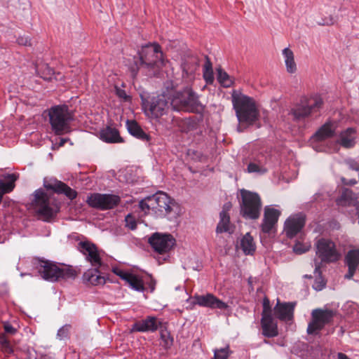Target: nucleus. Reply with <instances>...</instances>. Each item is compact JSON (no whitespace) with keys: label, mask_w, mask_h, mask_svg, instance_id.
<instances>
[{"label":"nucleus","mask_w":359,"mask_h":359,"mask_svg":"<svg viewBox=\"0 0 359 359\" xmlns=\"http://www.w3.org/2000/svg\"><path fill=\"white\" fill-rule=\"evenodd\" d=\"M171 97L165 94L154 97L150 102L144 104L145 113L151 118H159L166 114L170 106Z\"/></svg>","instance_id":"nucleus-12"},{"label":"nucleus","mask_w":359,"mask_h":359,"mask_svg":"<svg viewBox=\"0 0 359 359\" xmlns=\"http://www.w3.org/2000/svg\"><path fill=\"white\" fill-rule=\"evenodd\" d=\"M126 282L133 289H134L136 291L143 292L144 290V286L142 280L140 276L137 275L130 273Z\"/></svg>","instance_id":"nucleus-35"},{"label":"nucleus","mask_w":359,"mask_h":359,"mask_svg":"<svg viewBox=\"0 0 359 359\" xmlns=\"http://www.w3.org/2000/svg\"><path fill=\"white\" fill-rule=\"evenodd\" d=\"M140 208L144 214H154L156 217L172 218L177 215V204L167 194L157 192L142 200Z\"/></svg>","instance_id":"nucleus-1"},{"label":"nucleus","mask_w":359,"mask_h":359,"mask_svg":"<svg viewBox=\"0 0 359 359\" xmlns=\"http://www.w3.org/2000/svg\"><path fill=\"white\" fill-rule=\"evenodd\" d=\"M120 202V197L113 194H92L87 198L88 204L100 210H109L116 207Z\"/></svg>","instance_id":"nucleus-13"},{"label":"nucleus","mask_w":359,"mask_h":359,"mask_svg":"<svg viewBox=\"0 0 359 359\" xmlns=\"http://www.w3.org/2000/svg\"><path fill=\"white\" fill-rule=\"evenodd\" d=\"M6 182L0 180V201H1L2 196L4 194L11 192L15 185L14 182L16 180V177L14 175H8L6 177Z\"/></svg>","instance_id":"nucleus-33"},{"label":"nucleus","mask_w":359,"mask_h":359,"mask_svg":"<svg viewBox=\"0 0 359 359\" xmlns=\"http://www.w3.org/2000/svg\"><path fill=\"white\" fill-rule=\"evenodd\" d=\"M294 304L279 303L274 307V315L278 319L283 321H288L292 319Z\"/></svg>","instance_id":"nucleus-24"},{"label":"nucleus","mask_w":359,"mask_h":359,"mask_svg":"<svg viewBox=\"0 0 359 359\" xmlns=\"http://www.w3.org/2000/svg\"><path fill=\"white\" fill-rule=\"evenodd\" d=\"M344 262L348 266V272L344 277L351 279L359 269V248L349 250L345 257Z\"/></svg>","instance_id":"nucleus-20"},{"label":"nucleus","mask_w":359,"mask_h":359,"mask_svg":"<svg viewBox=\"0 0 359 359\" xmlns=\"http://www.w3.org/2000/svg\"><path fill=\"white\" fill-rule=\"evenodd\" d=\"M282 53L284 57L287 72L290 74L295 73L297 68L292 50L289 48H285L283 50Z\"/></svg>","instance_id":"nucleus-31"},{"label":"nucleus","mask_w":359,"mask_h":359,"mask_svg":"<svg viewBox=\"0 0 359 359\" xmlns=\"http://www.w3.org/2000/svg\"><path fill=\"white\" fill-rule=\"evenodd\" d=\"M149 243L155 252L165 254L173 248L175 239L170 234L155 233L149 238Z\"/></svg>","instance_id":"nucleus-14"},{"label":"nucleus","mask_w":359,"mask_h":359,"mask_svg":"<svg viewBox=\"0 0 359 359\" xmlns=\"http://www.w3.org/2000/svg\"><path fill=\"white\" fill-rule=\"evenodd\" d=\"M231 101L241 124L252 125L258 119L259 113L252 98L233 90Z\"/></svg>","instance_id":"nucleus-2"},{"label":"nucleus","mask_w":359,"mask_h":359,"mask_svg":"<svg viewBox=\"0 0 359 359\" xmlns=\"http://www.w3.org/2000/svg\"><path fill=\"white\" fill-rule=\"evenodd\" d=\"M49 123L56 135H62L72 131L71 122L74 118L73 111L66 104L55 105L48 109Z\"/></svg>","instance_id":"nucleus-3"},{"label":"nucleus","mask_w":359,"mask_h":359,"mask_svg":"<svg viewBox=\"0 0 359 359\" xmlns=\"http://www.w3.org/2000/svg\"><path fill=\"white\" fill-rule=\"evenodd\" d=\"M36 268L43 279L51 282L57 281L60 278L69 277L72 275L69 270L60 268L55 263L48 260H39Z\"/></svg>","instance_id":"nucleus-10"},{"label":"nucleus","mask_w":359,"mask_h":359,"mask_svg":"<svg viewBox=\"0 0 359 359\" xmlns=\"http://www.w3.org/2000/svg\"><path fill=\"white\" fill-rule=\"evenodd\" d=\"M316 255L320 263H334L339 261L341 255L335 243L327 238H320L315 243Z\"/></svg>","instance_id":"nucleus-9"},{"label":"nucleus","mask_w":359,"mask_h":359,"mask_svg":"<svg viewBox=\"0 0 359 359\" xmlns=\"http://www.w3.org/2000/svg\"><path fill=\"white\" fill-rule=\"evenodd\" d=\"M43 186L46 189L52 190L58 194H64L70 200L74 199L77 196L75 190L55 178H45Z\"/></svg>","instance_id":"nucleus-16"},{"label":"nucleus","mask_w":359,"mask_h":359,"mask_svg":"<svg viewBox=\"0 0 359 359\" xmlns=\"http://www.w3.org/2000/svg\"><path fill=\"white\" fill-rule=\"evenodd\" d=\"M17 42L18 43V44L22 45V46H30L31 45L30 39H29V37H27V36L18 37V39H17Z\"/></svg>","instance_id":"nucleus-48"},{"label":"nucleus","mask_w":359,"mask_h":359,"mask_svg":"<svg viewBox=\"0 0 359 359\" xmlns=\"http://www.w3.org/2000/svg\"><path fill=\"white\" fill-rule=\"evenodd\" d=\"M248 172L250 173L257 172V173L263 174L266 172V169L264 166L263 161L255 160L254 161L250 162L248 164Z\"/></svg>","instance_id":"nucleus-37"},{"label":"nucleus","mask_w":359,"mask_h":359,"mask_svg":"<svg viewBox=\"0 0 359 359\" xmlns=\"http://www.w3.org/2000/svg\"><path fill=\"white\" fill-rule=\"evenodd\" d=\"M310 247V245L297 243L293 247V250L296 254L301 255L307 252L309 250Z\"/></svg>","instance_id":"nucleus-43"},{"label":"nucleus","mask_w":359,"mask_h":359,"mask_svg":"<svg viewBox=\"0 0 359 359\" xmlns=\"http://www.w3.org/2000/svg\"><path fill=\"white\" fill-rule=\"evenodd\" d=\"M353 193L351 190L345 189L340 197L337 200V203L340 206L350 205L353 202Z\"/></svg>","instance_id":"nucleus-34"},{"label":"nucleus","mask_w":359,"mask_h":359,"mask_svg":"<svg viewBox=\"0 0 359 359\" xmlns=\"http://www.w3.org/2000/svg\"><path fill=\"white\" fill-rule=\"evenodd\" d=\"M261 325L262 334L266 337H274L278 334V326L271 313L262 314Z\"/></svg>","instance_id":"nucleus-23"},{"label":"nucleus","mask_w":359,"mask_h":359,"mask_svg":"<svg viewBox=\"0 0 359 359\" xmlns=\"http://www.w3.org/2000/svg\"><path fill=\"white\" fill-rule=\"evenodd\" d=\"M240 214L248 219H257L262 208L260 196L256 193L246 189H241Z\"/></svg>","instance_id":"nucleus-6"},{"label":"nucleus","mask_w":359,"mask_h":359,"mask_svg":"<svg viewBox=\"0 0 359 359\" xmlns=\"http://www.w3.org/2000/svg\"><path fill=\"white\" fill-rule=\"evenodd\" d=\"M205 71H212V63L210 61V60L207 57L206 62L204 65V69Z\"/></svg>","instance_id":"nucleus-52"},{"label":"nucleus","mask_w":359,"mask_h":359,"mask_svg":"<svg viewBox=\"0 0 359 359\" xmlns=\"http://www.w3.org/2000/svg\"><path fill=\"white\" fill-rule=\"evenodd\" d=\"M113 272L117 275L118 276H119L121 279L124 280L125 281H126L130 274V273L128 272V271H125L119 268H114L113 269Z\"/></svg>","instance_id":"nucleus-45"},{"label":"nucleus","mask_w":359,"mask_h":359,"mask_svg":"<svg viewBox=\"0 0 359 359\" xmlns=\"http://www.w3.org/2000/svg\"><path fill=\"white\" fill-rule=\"evenodd\" d=\"M217 80L224 88L230 87L233 83V79L222 69H217Z\"/></svg>","instance_id":"nucleus-36"},{"label":"nucleus","mask_w":359,"mask_h":359,"mask_svg":"<svg viewBox=\"0 0 359 359\" xmlns=\"http://www.w3.org/2000/svg\"><path fill=\"white\" fill-rule=\"evenodd\" d=\"M338 359H351L346 354L343 353H339L337 355Z\"/></svg>","instance_id":"nucleus-54"},{"label":"nucleus","mask_w":359,"mask_h":359,"mask_svg":"<svg viewBox=\"0 0 359 359\" xmlns=\"http://www.w3.org/2000/svg\"><path fill=\"white\" fill-rule=\"evenodd\" d=\"M79 250L93 267L100 268L102 265L100 252L94 244L86 241L80 242Z\"/></svg>","instance_id":"nucleus-17"},{"label":"nucleus","mask_w":359,"mask_h":359,"mask_svg":"<svg viewBox=\"0 0 359 359\" xmlns=\"http://www.w3.org/2000/svg\"><path fill=\"white\" fill-rule=\"evenodd\" d=\"M139 55L138 60L135 62L137 69H154L163 65V53L158 45L148 44L143 46L139 52Z\"/></svg>","instance_id":"nucleus-7"},{"label":"nucleus","mask_w":359,"mask_h":359,"mask_svg":"<svg viewBox=\"0 0 359 359\" xmlns=\"http://www.w3.org/2000/svg\"><path fill=\"white\" fill-rule=\"evenodd\" d=\"M67 141V139L66 138H62L59 142V147H62Z\"/></svg>","instance_id":"nucleus-55"},{"label":"nucleus","mask_w":359,"mask_h":359,"mask_svg":"<svg viewBox=\"0 0 359 359\" xmlns=\"http://www.w3.org/2000/svg\"><path fill=\"white\" fill-rule=\"evenodd\" d=\"M116 95L119 97L123 98L124 100L127 99L128 96H127L126 93L125 92V90H123L122 89H120V88H116Z\"/></svg>","instance_id":"nucleus-51"},{"label":"nucleus","mask_w":359,"mask_h":359,"mask_svg":"<svg viewBox=\"0 0 359 359\" xmlns=\"http://www.w3.org/2000/svg\"><path fill=\"white\" fill-rule=\"evenodd\" d=\"M356 130L353 128H348L342 131L337 142L344 148H351L355 144Z\"/></svg>","instance_id":"nucleus-25"},{"label":"nucleus","mask_w":359,"mask_h":359,"mask_svg":"<svg viewBox=\"0 0 359 359\" xmlns=\"http://www.w3.org/2000/svg\"><path fill=\"white\" fill-rule=\"evenodd\" d=\"M161 323L156 318L153 316H148L144 320L137 321L132 327L133 332H154L156 331Z\"/></svg>","instance_id":"nucleus-22"},{"label":"nucleus","mask_w":359,"mask_h":359,"mask_svg":"<svg viewBox=\"0 0 359 359\" xmlns=\"http://www.w3.org/2000/svg\"><path fill=\"white\" fill-rule=\"evenodd\" d=\"M305 219L302 215L290 216L285 222L284 231L288 238H293L304 226Z\"/></svg>","instance_id":"nucleus-18"},{"label":"nucleus","mask_w":359,"mask_h":359,"mask_svg":"<svg viewBox=\"0 0 359 359\" xmlns=\"http://www.w3.org/2000/svg\"><path fill=\"white\" fill-rule=\"evenodd\" d=\"M281 212L272 205H266L264 209V216L261 224L263 233H269L276 229Z\"/></svg>","instance_id":"nucleus-15"},{"label":"nucleus","mask_w":359,"mask_h":359,"mask_svg":"<svg viewBox=\"0 0 359 359\" xmlns=\"http://www.w3.org/2000/svg\"><path fill=\"white\" fill-rule=\"evenodd\" d=\"M126 226L131 230H134L137 227V222L133 216L128 215L125 219Z\"/></svg>","instance_id":"nucleus-44"},{"label":"nucleus","mask_w":359,"mask_h":359,"mask_svg":"<svg viewBox=\"0 0 359 359\" xmlns=\"http://www.w3.org/2000/svg\"><path fill=\"white\" fill-rule=\"evenodd\" d=\"M345 162L349 169L359 172V163L355 160L349 158Z\"/></svg>","instance_id":"nucleus-46"},{"label":"nucleus","mask_w":359,"mask_h":359,"mask_svg":"<svg viewBox=\"0 0 359 359\" xmlns=\"http://www.w3.org/2000/svg\"><path fill=\"white\" fill-rule=\"evenodd\" d=\"M203 77L207 83H210L213 81V72L212 71L203 70Z\"/></svg>","instance_id":"nucleus-47"},{"label":"nucleus","mask_w":359,"mask_h":359,"mask_svg":"<svg viewBox=\"0 0 359 359\" xmlns=\"http://www.w3.org/2000/svg\"><path fill=\"white\" fill-rule=\"evenodd\" d=\"M335 123H325L312 137L314 141H322L332 137L335 131Z\"/></svg>","instance_id":"nucleus-28"},{"label":"nucleus","mask_w":359,"mask_h":359,"mask_svg":"<svg viewBox=\"0 0 359 359\" xmlns=\"http://www.w3.org/2000/svg\"><path fill=\"white\" fill-rule=\"evenodd\" d=\"M161 338L163 340H165V346H170L172 344V339H170L168 336L166 337L165 334H161Z\"/></svg>","instance_id":"nucleus-53"},{"label":"nucleus","mask_w":359,"mask_h":359,"mask_svg":"<svg viewBox=\"0 0 359 359\" xmlns=\"http://www.w3.org/2000/svg\"><path fill=\"white\" fill-rule=\"evenodd\" d=\"M240 248L245 255H252L256 249L253 238L247 233L242 237L240 242Z\"/></svg>","instance_id":"nucleus-32"},{"label":"nucleus","mask_w":359,"mask_h":359,"mask_svg":"<svg viewBox=\"0 0 359 359\" xmlns=\"http://www.w3.org/2000/svg\"><path fill=\"white\" fill-rule=\"evenodd\" d=\"M323 104V99L319 95L304 97L291 109L290 114L294 120L301 121L318 111Z\"/></svg>","instance_id":"nucleus-8"},{"label":"nucleus","mask_w":359,"mask_h":359,"mask_svg":"<svg viewBox=\"0 0 359 359\" xmlns=\"http://www.w3.org/2000/svg\"><path fill=\"white\" fill-rule=\"evenodd\" d=\"M314 273L316 275H318V276H320V266L317 264V263H316V268H315V271H314ZM325 281L324 280V279L320 276L319 278H317L313 285V287L314 290H317V291H320L322 290L325 286Z\"/></svg>","instance_id":"nucleus-39"},{"label":"nucleus","mask_w":359,"mask_h":359,"mask_svg":"<svg viewBox=\"0 0 359 359\" xmlns=\"http://www.w3.org/2000/svg\"><path fill=\"white\" fill-rule=\"evenodd\" d=\"M182 71L184 73L187 74V76L192 75L196 68V60H193L190 63L188 62H184L182 65Z\"/></svg>","instance_id":"nucleus-40"},{"label":"nucleus","mask_w":359,"mask_h":359,"mask_svg":"<svg viewBox=\"0 0 359 359\" xmlns=\"http://www.w3.org/2000/svg\"><path fill=\"white\" fill-rule=\"evenodd\" d=\"M4 332L0 334V344L3 352L6 354H11L13 353V348L10 344L8 335H13L17 332V330L13 327L9 323H4Z\"/></svg>","instance_id":"nucleus-21"},{"label":"nucleus","mask_w":359,"mask_h":359,"mask_svg":"<svg viewBox=\"0 0 359 359\" xmlns=\"http://www.w3.org/2000/svg\"><path fill=\"white\" fill-rule=\"evenodd\" d=\"M195 304L201 306L208 307L212 309H226L228 308V305L219 299L217 297L212 294L208 293L205 295H196L194 297Z\"/></svg>","instance_id":"nucleus-19"},{"label":"nucleus","mask_w":359,"mask_h":359,"mask_svg":"<svg viewBox=\"0 0 359 359\" xmlns=\"http://www.w3.org/2000/svg\"><path fill=\"white\" fill-rule=\"evenodd\" d=\"M36 71L37 74L44 80H49L53 74V70L47 65L36 66Z\"/></svg>","instance_id":"nucleus-38"},{"label":"nucleus","mask_w":359,"mask_h":359,"mask_svg":"<svg viewBox=\"0 0 359 359\" xmlns=\"http://www.w3.org/2000/svg\"><path fill=\"white\" fill-rule=\"evenodd\" d=\"M334 316L335 313L330 309H316L313 310L311 312V320L307 327L308 334H317L325 325L331 323Z\"/></svg>","instance_id":"nucleus-11"},{"label":"nucleus","mask_w":359,"mask_h":359,"mask_svg":"<svg viewBox=\"0 0 359 359\" xmlns=\"http://www.w3.org/2000/svg\"><path fill=\"white\" fill-rule=\"evenodd\" d=\"M229 346H226L224 348L215 349L214 351V358L212 359H227L229 356Z\"/></svg>","instance_id":"nucleus-41"},{"label":"nucleus","mask_w":359,"mask_h":359,"mask_svg":"<svg viewBox=\"0 0 359 359\" xmlns=\"http://www.w3.org/2000/svg\"><path fill=\"white\" fill-rule=\"evenodd\" d=\"M127 129L130 135L143 141H149V136L145 133L135 121H126Z\"/></svg>","instance_id":"nucleus-30"},{"label":"nucleus","mask_w":359,"mask_h":359,"mask_svg":"<svg viewBox=\"0 0 359 359\" xmlns=\"http://www.w3.org/2000/svg\"><path fill=\"white\" fill-rule=\"evenodd\" d=\"M32 205L39 217L45 222L53 219L60 210L56 201L41 189L34 191Z\"/></svg>","instance_id":"nucleus-5"},{"label":"nucleus","mask_w":359,"mask_h":359,"mask_svg":"<svg viewBox=\"0 0 359 359\" xmlns=\"http://www.w3.org/2000/svg\"><path fill=\"white\" fill-rule=\"evenodd\" d=\"M170 107L175 111L196 113H200L204 109L198 95L190 88L174 93L171 97Z\"/></svg>","instance_id":"nucleus-4"},{"label":"nucleus","mask_w":359,"mask_h":359,"mask_svg":"<svg viewBox=\"0 0 359 359\" xmlns=\"http://www.w3.org/2000/svg\"><path fill=\"white\" fill-rule=\"evenodd\" d=\"M99 268L87 270L83 275V280L93 285H103L106 280L98 271Z\"/></svg>","instance_id":"nucleus-27"},{"label":"nucleus","mask_w":359,"mask_h":359,"mask_svg":"<svg viewBox=\"0 0 359 359\" xmlns=\"http://www.w3.org/2000/svg\"><path fill=\"white\" fill-rule=\"evenodd\" d=\"M263 306H264V310H263L262 314L271 313L270 306H269V301L268 299H264V302H263Z\"/></svg>","instance_id":"nucleus-49"},{"label":"nucleus","mask_w":359,"mask_h":359,"mask_svg":"<svg viewBox=\"0 0 359 359\" xmlns=\"http://www.w3.org/2000/svg\"><path fill=\"white\" fill-rule=\"evenodd\" d=\"M356 211H357V215L358 217V223H359V203L358 204V205L356 207Z\"/></svg>","instance_id":"nucleus-56"},{"label":"nucleus","mask_w":359,"mask_h":359,"mask_svg":"<svg viewBox=\"0 0 359 359\" xmlns=\"http://www.w3.org/2000/svg\"><path fill=\"white\" fill-rule=\"evenodd\" d=\"M341 182L343 183V184L344 185H354L357 183V180H355V179H352V180H346L345 177H342L341 178Z\"/></svg>","instance_id":"nucleus-50"},{"label":"nucleus","mask_w":359,"mask_h":359,"mask_svg":"<svg viewBox=\"0 0 359 359\" xmlns=\"http://www.w3.org/2000/svg\"><path fill=\"white\" fill-rule=\"evenodd\" d=\"M71 326L69 325H65L60 328L57 333V337L60 340L65 339L68 337L69 330Z\"/></svg>","instance_id":"nucleus-42"},{"label":"nucleus","mask_w":359,"mask_h":359,"mask_svg":"<svg viewBox=\"0 0 359 359\" xmlns=\"http://www.w3.org/2000/svg\"><path fill=\"white\" fill-rule=\"evenodd\" d=\"M100 139L108 143L122 142L123 139L120 137L117 129L111 127H107L102 129L100 133Z\"/></svg>","instance_id":"nucleus-29"},{"label":"nucleus","mask_w":359,"mask_h":359,"mask_svg":"<svg viewBox=\"0 0 359 359\" xmlns=\"http://www.w3.org/2000/svg\"><path fill=\"white\" fill-rule=\"evenodd\" d=\"M219 222L217 224L216 228L217 233H222L224 232L229 233L231 234L234 231L235 226L231 223L230 217L229 214L225 210H222L219 213Z\"/></svg>","instance_id":"nucleus-26"}]
</instances>
